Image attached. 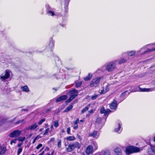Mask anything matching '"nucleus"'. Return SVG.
<instances>
[{"label": "nucleus", "instance_id": "obj_1", "mask_svg": "<svg viewBox=\"0 0 155 155\" xmlns=\"http://www.w3.org/2000/svg\"><path fill=\"white\" fill-rule=\"evenodd\" d=\"M143 149V147H138L136 146H129L126 148L125 153L127 155H129L132 153L139 152Z\"/></svg>", "mask_w": 155, "mask_h": 155}, {"label": "nucleus", "instance_id": "obj_2", "mask_svg": "<svg viewBox=\"0 0 155 155\" xmlns=\"http://www.w3.org/2000/svg\"><path fill=\"white\" fill-rule=\"evenodd\" d=\"M47 9V13L49 16L52 17L54 16H61V14L59 13L55 12L54 9L50 7L49 5H47L46 6Z\"/></svg>", "mask_w": 155, "mask_h": 155}, {"label": "nucleus", "instance_id": "obj_3", "mask_svg": "<svg viewBox=\"0 0 155 155\" xmlns=\"http://www.w3.org/2000/svg\"><path fill=\"white\" fill-rule=\"evenodd\" d=\"M117 60L109 62L105 64L106 70L109 72L113 71L116 68V63Z\"/></svg>", "mask_w": 155, "mask_h": 155}, {"label": "nucleus", "instance_id": "obj_4", "mask_svg": "<svg viewBox=\"0 0 155 155\" xmlns=\"http://www.w3.org/2000/svg\"><path fill=\"white\" fill-rule=\"evenodd\" d=\"M70 97L66 101L68 103L70 102L78 95V91L75 89H74L70 91Z\"/></svg>", "mask_w": 155, "mask_h": 155}, {"label": "nucleus", "instance_id": "obj_5", "mask_svg": "<svg viewBox=\"0 0 155 155\" xmlns=\"http://www.w3.org/2000/svg\"><path fill=\"white\" fill-rule=\"evenodd\" d=\"M10 71L8 70H5L4 73L0 76V80L2 81H4L8 79L10 77Z\"/></svg>", "mask_w": 155, "mask_h": 155}, {"label": "nucleus", "instance_id": "obj_6", "mask_svg": "<svg viewBox=\"0 0 155 155\" xmlns=\"http://www.w3.org/2000/svg\"><path fill=\"white\" fill-rule=\"evenodd\" d=\"M102 77H99L93 79L90 84L91 87H96L98 85L101 78Z\"/></svg>", "mask_w": 155, "mask_h": 155}, {"label": "nucleus", "instance_id": "obj_7", "mask_svg": "<svg viewBox=\"0 0 155 155\" xmlns=\"http://www.w3.org/2000/svg\"><path fill=\"white\" fill-rule=\"evenodd\" d=\"M150 147L147 150V153L149 155H154L155 154V146L150 144Z\"/></svg>", "mask_w": 155, "mask_h": 155}, {"label": "nucleus", "instance_id": "obj_8", "mask_svg": "<svg viewBox=\"0 0 155 155\" xmlns=\"http://www.w3.org/2000/svg\"><path fill=\"white\" fill-rule=\"evenodd\" d=\"M21 133V131L19 130L13 131L10 133L9 136L11 137H17L19 136Z\"/></svg>", "mask_w": 155, "mask_h": 155}, {"label": "nucleus", "instance_id": "obj_9", "mask_svg": "<svg viewBox=\"0 0 155 155\" xmlns=\"http://www.w3.org/2000/svg\"><path fill=\"white\" fill-rule=\"evenodd\" d=\"M118 104L117 101L115 100H114L110 104V107L112 110H116Z\"/></svg>", "mask_w": 155, "mask_h": 155}, {"label": "nucleus", "instance_id": "obj_10", "mask_svg": "<svg viewBox=\"0 0 155 155\" xmlns=\"http://www.w3.org/2000/svg\"><path fill=\"white\" fill-rule=\"evenodd\" d=\"M111 112V111L109 109L105 110L104 107H102L101 109V114H104V116H108V114Z\"/></svg>", "mask_w": 155, "mask_h": 155}, {"label": "nucleus", "instance_id": "obj_11", "mask_svg": "<svg viewBox=\"0 0 155 155\" xmlns=\"http://www.w3.org/2000/svg\"><path fill=\"white\" fill-rule=\"evenodd\" d=\"M89 135L95 139H97L99 136V134L97 131L94 130L89 134Z\"/></svg>", "mask_w": 155, "mask_h": 155}, {"label": "nucleus", "instance_id": "obj_12", "mask_svg": "<svg viewBox=\"0 0 155 155\" xmlns=\"http://www.w3.org/2000/svg\"><path fill=\"white\" fill-rule=\"evenodd\" d=\"M38 126V125L36 123L32 124L30 126L26 128L27 130H33L35 129Z\"/></svg>", "mask_w": 155, "mask_h": 155}, {"label": "nucleus", "instance_id": "obj_13", "mask_svg": "<svg viewBox=\"0 0 155 155\" xmlns=\"http://www.w3.org/2000/svg\"><path fill=\"white\" fill-rule=\"evenodd\" d=\"M114 151L116 155H122V150L119 147H115Z\"/></svg>", "mask_w": 155, "mask_h": 155}, {"label": "nucleus", "instance_id": "obj_14", "mask_svg": "<svg viewBox=\"0 0 155 155\" xmlns=\"http://www.w3.org/2000/svg\"><path fill=\"white\" fill-rule=\"evenodd\" d=\"M67 98V96L66 95H62L57 98L56 100V102H60L61 101L64 100Z\"/></svg>", "mask_w": 155, "mask_h": 155}, {"label": "nucleus", "instance_id": "obj_15", "mask_svg": "<svg viewBox=\"0 0 155 155\" xmlns=\"http://www.w3.org/2000/svg\"><path fill=\"white\" fill-rule=\"evenodd\" d=\"M121 123H119L118 125V127L115 129V131L119 133H120L122 130V129L121 128Z\"/></svg>", "mask_w": 155, "mask_h": 155}, {"label": "nucleus", "instance_id": "obj_16", "mask_svg": "<svg viewBox=\"0 0 155 155\" xmlns=\"http://www.w3.org/2000/svg\"><path fill=\"white\" fill-rule=\"evenodd\" d=\"M93 150L92 145L89 146L87 148L86 152L87 153L89 154L92 152Z\"/></svg>", "mask_w": 155, "mask_h": 155}, {"label": "nucleus", "instance_id": "obj_17", "mask_svg": "<svg viewBox=\"0 0 155 155\" xmlns=\"http://www.w3.org/2000/svg\"><path fill=\"white\" fill-rule=\"evenodd\" d=\"M145 47H143L141 49V51H142V50L144 51V52L143 53V54H144L148 52H150L154 51H155V48L152 49H148L147 51H145Z\"/></svg>", "mask_w": 155, "mask_h": 155}, {"label": "nucleus", "instance_id": "obj_18", "mask_svg": "<svg viewBox=\"0 0 155 155\" xmlns=\"http://www.w3.org/2000/svg\"><path fill=\"white\" fill-rule=\"evenodd\" d=\"M73 148L74 149L75 148H78L79 149L80 147V145L78 142H76L74 143L71 144Z\"/></svg>", "mask_w": 155, "mask_h": 155}, {"label": "nucleus", "instance_id": "obj_19", "mask_svg": "<svg viewBox=\"0 0 155 155\" xmlns=\"http://www.w3.org/2000/svg\"><path fill=\"white\" fill-rule=\"evenodd\" d=\"M74 150L73 146L71 144H69L66 150L68 152H70Z\"/></svg>", "mask_w": 155, "mask_h": 155}, {"label": "nucleus", "instance_id": "obj_20", "mask_svg": "<svg viewBox=\"0 0 155 155\" xmlns=\"http://www.w3.org/2000/svg\"><path fill=\"white\" fill-rule=\"evenodd\" d=\"M21 89L24 92H28L29 91V90L27 85L21 87Z\"/></svg>", "mask_w": 155, "mask_h": 155}, {"label": "nucleus", "instance_id": "obj_21", "mask_svg": "<svg viewBox=\"0 0 155 155\" xmlns=\"http://www.w3.org/2000/svg\"><path fill=\"white\" fill-rule=\"evenodd\" d=\"M127 92V91H126L122 93L120 96V97L125 99L129 94V93L127 94H126V93Z\"/></svg>", "mask_w": 155, "mask_h": 155}, {"label": "nucleus", "instance_id": "obj_22", "mask_svg": "<svg viewBox=\"0 0 155 155\" xmlns=\"http://www.w3.org/2000/svg\"><path fill=\"white\" fill-rule=\"evenodd\" d=\"M67 140L68 141H73L75 140V138L74 136H69L66 138Z\"/></svg>", "mask_w": 155, "mask_h": 155}, {"label": "nucleus", "instance_id": "obj_23", "mask_svg": "<svg viewBox=\"0 0 155 155\" xmlns=\"http://www.w3.org/2000/svg\"><path fill=\"white\" fill-rule=\"evenodd\" d=\"M92 77V75L90 73H89L88 75L84 78L85 81H88L90 80Z\"/></svg>", "mask_w": 155, "mask_h": 155}, {"label": "nucleus", "instance_id": "obj_24", "mask_svg": "<svg viewBox=\"0 0 155 155\" xmlns=\"http://www.w3.org/2000/svg\"><path fill=\"white\" fill-rule=\"evenodd\" d=\"M139 91L141 92H149L151 91L150 89L139 88Z\"/></svg>", "mask_w": 155, "mask_h": 155}, {"label": "nucleus", "instance_id": "obj_25", "mask_svg": "<svg viewBox=\"0 0 155 155\" xmlns=\"http://www.w3.org/2000/svg\"><path fill=\"white\" fill-rule=\"evenodd\" d=\"M90 107V105H88L87 106L84 108L81 111V113H84L86 111H87L89 109Z\"/></svg>", "mask_w": 155, "mask_h": 155}, {"label": "nucleus", "instance_id": "obj_26", "mask_svg": "<svg viewBox=\"0 0 155 155\" xmlns=\"http://www.w3.org/2000/svg\"><path fill=\"white\" fill-rule=\"evenodd\" d=\"M102 153L104 155H110V151L108 150L102 151Z\"/></svg>", "mask_w": 155, "mask_h": 155}, {"label": "nucleus", "instance_id": "obj_27", "mask_svg": "<svg viewBox=\"0 0 155 155\" xmlns=\"http://www.w3.org/2000/svg\"><path fill=\"white\" fill-rule=\"evenodd\" d=\"M6 149L5 147H3L0 152V155H3L6 152Z\"/></svg>", "mask_w": 155, "mask_h": 155}, {"label": "nucleus", "instance_id": "obj_28", "mask_svg": "<svg viewBox=\"0 0 155 155\" xmlns=\"http://www.w3.org/2000/svg\"><path fill=\"white\" fill-rule=\"evenodd\" d=\"M135 53V51H131L129 52H128L127 53L128 55L130 56L134 55Z\"/></svg>", "mask_w": 155, "mask_h": 155}, {"label": "nucleus", "instance_id": "obj_29", "mask_svg": "<svg viewBox=\"0 0 155 155\" xmlns=\"http://www.w3.org/2000/svg\"><path fill=\"white\" fill-rule=\"evenodd\" d=\"M76 87H79L81 84L82 82L80 81H76L75 82Z\"/></svg>", "mask_w": 155, "mask_h": 155}, {"label": "nucleus", "instance_id": "obj_30", "mask_svg": "<svg viewBox=\"0 0 155 155\" xmlns=\"http://www.w3.org/2000/svg\"><path fill=\"white\" fill-rule=\"evenodd\" d=\"M73 106L72 105H70L64 110V111L65 112H67L71 110Z\"/></svg>", "mask_w": 155, "mask_h": 155}, {"label": "nucleus", "instance_id": "obj_31", "mask_svg": "<svg viewBox=\"0 0 155 155\" xmlns=\"http://www.w3.org/2000/svg\"><path fill=\"white\" fill-rule=\"evenodd\" d=\"M61 141L60 139H58V140L57 146L58 148H60L61 147Z\"/></svg>", "mask_w": 155, "mask_h": 155}, {"label": "nucleus", "instance_id": "obj_32", "mask_svg": "<svg viewBox=\"0 0 155 155\" xmlns=\"http://www.w3.org/2000/svg\"><path fill=\"white\" fill-rule=\"evenodd\" d=\"M126 60L124 59H121L118 61V64H121L123 63H125L126 62Z\"/></svg>", "mask_w": 155, "mask_h": 155}, {"label": "nucleus", "instance_id": "obj_33", "mask_svg": "<svg viewBox=\"0 0 155 155\" xmlns=\"http://www.w3.org/2000/svg\"><path fill=\"white\" fill-rule=\"evenodd\" d=\"M25 139V137H19L17 140L19 141L23 142Z\"/></svg>", "mask_w": 155, "mask_h": 155}, {"label": "nucleus", "instance_id": "obj_34", "mask_svg": "<svg viewBox=\"0 0 155 155\" xmlns=\"http://www.w3.org/2000/svg\"><path fill=\"white\" fill-rule=\"evenodd\" d=\"M54 126L55 127H57L59 126L58 120H56L54 122Z\"/></svg>", "mask_w": 155, "mask_h": 155}, {"label": "nucleus", "instance_id": "obj_35", "mask_svg": "<svg viewBox=\"0 0 155 155\" xmlns=\"http://www.w3.org/2000/svg\"><path fill=\"white\" fill-rule=\"evenodd\" d=\"M54 42L53 41H50V43L49 44L50 47L51 48H52L54 46Z\"/></svg>", "mask_w": 155, "mask_h": 155}, {"label": "nucleus", "instance_id": "obj_36", "mask_svg": "<svg viewBox=\"0 0 155 155\" xmlns=\"http://www.w3.org/2000/svg\"><path fill=\"white\" fill-rule=\"evenodd\" d=\"M45 120V118L39 121L38 122V124L39 125L41 124L44 122Z\"/></svg>", "mask_w": 155, "mask_h": 155}, {"label": "nucleus", "instance_id": "obj_37", "mask_svg": "<svg viewBox=\"0 0 155 155\" xmlns=\"http://www.w3.org/2000/svg\"><path fill=\"white\" fill-rule=\"evenodd\" d=\"M22 148L21 147H20L18 150L17 152V155H19L22 150Z\"/></svg>", "mask_w": 155, "mask_h": 155}, {"label": "nucleus", "instance_id": "obj_38", "mask_svg": "<svg viewBox=\"0 0 155 155\" xmlns=\"http://www.w3.org/2000/svg\"><path fill=\"white\" fill-rule=\"evenodd\" d=\"M98 97V95L95 94L94 95L92 96L91 97V99L92 100H94L96 99Z\"/></svg>", "mask_w": 155, "mask_h": 155}, {"label": "nucleus", "instance_id": "obj_39", "mask_svg": "<svg viewBox=\"0 0 155 155\" xmlns=\"http://www.w3.org/2000/svg\"><path fill=\"white\" fill-rule=\"evenodd\" d=\"M92 143L94 146L95 149H97V143L95 142H93Z\"/></svg>", "mask_w": 155, "mask_h": 155}, {"label": "nucleus", "instance_id": "obj_40", "mask_svg": "<svg viewBox=\"0 0 155 155\" xmlns=\"http://www.w3.org/2000/svg\"><path fill=\"white\" fill-rule=\"evenodd\" d=\"M49 129L48 128L45 130V133L44 134V135H46L49 131Z\"/></svg>", "mask_w": 155, "mask_h": 155}, {"label": "nucleus", "instance_id": "obj_41", "mask_svg": "<svg viewBox=\"0 0 155 155\" xmlns=\"http://www.w3.org/2000/svg\"><path fill=\"white\" fill-rule=\"evenodd\" d=\"M17 140V139H14V140H12L10 142V144L12 145V144L13 143H15L16 142V141Z\"/></svg>", "mask_w": 155, "mask_h": 155}, {"label": "nucleus", "instance_id": "obj_42", "mask_svg": "<svg viewBox=\"0 0 155 155\" xmlns=\"http://www.w3.org/2000/svg\"><path fill=\"white\" fill-rule=\"evenodd\" d=\"M24 120V119L19 120L16 123V124H19L20 123H22L23 121Z\"/></svg>", "mask_w": 155, "mask_h": 155}, {"label": "nucleus", "instance_id": "obj_43", "mask_svg": "<svg viewBox=\"0 0 155 155\" xmlns=\"http://www.w3.org/2000/svg\"><path fill=\"white\" fill-rule=\"evenodd\" d=\"M42 144H38L37 147H36V149H38L42 147Z\"/></svg>", "mask_w": 155, "mask_h": 155}, {"label": "nucleus", "instance_id": "obj_44", "mask_svg": "<svg viewBox=\"0 0 155 155\" xmlns=\"http://www.w3.org/2000/svg\"><path fill=\"white\" fill-rule=\"evenodd\" d=\"M105 90H104V89H103L100 92V93L101 94H102L105 93H106Z\"/></svg>", "mask_w": 155, "mask_h": 155}, {"label": "nucleus", "instance_id": "obj_45", "mask_svg": "<svg viewBox=\"0 0 155 155\" xmlns=\"http://www.w3.org/2000/svg\"><path fill=\"white\" fill-rule=\"evenodd\" d=\"M70 130H71V129L69 127H68V128H67V133H68V134H71Z\"/></svg>", "mask_w": 155, "mask_h": 155}, {"label": "nucleus", "instance_id": "obj_46", "mask_svg": "<svg viewBox=\"0 0 155 155\" xmlns=\"http://www.w3.org/2000/svg\"><path fill=\"white\" fill-rule=\"evenodd\" d=\"M107 92L109 90V88L108 87V85L107 84L106 87V88L105 90Z\"/></svg>", "mask_w": 155, "mask_h": 155}, {"label": "nucleus", "instance_id": "obj_47", "mask_svg": "<svg viewBox=\"0 0 155 155\" xmlns=\"http://www.w3.org/2000/svg\"><path fill=\"white\" fill-rule=\"evenodd\" d=\"M79 120L78 119L74 122V124H77L79 123Z\"/></svg>", "mask_w": 155, "mask_h": 155}, {"label": "nucleus", "instance_id": "obj_48", "mask_svg": "<svg viewBox=\"0 0 155 155\" xmlns=\"http://www.w3.org/2000/svg\"><path fill=\"white\" fill-rule=\"evenodd\" d=\"M55 138L54 137L51 138L50 140V142H52L54 140Z\"/></svg>", "mask_w": 155, "mask_h": 155}, {"label": "nucleus", "instance_id": "obj_49", "mask_svg": "<svg viewBox=\"0 0 155 155\" xmlns=\"http://www.w3.org/2000/svg\"><path fill=\"white\" fill-rule=\"evenodd\" d=\"M88 112L90 113H92L94 112V110H91L89 111H88Z\"/></svg>", "mask_w": 155, "mask_h": 155}, {"label": "nucleus", "instance_id": "obj_50", "mask_svg": "<svg viewBox=\"0 0 155 155\" xmlns=\"http://www.w3.org/2000/svg\"><path fill=\"white\" fill-rule=\"evenodd\" d=\"M77 136L78 137V138L80 140H81V137L80 136V135H79L78 134H77Z\"/></svg>", "mask_w": 155, "mask_h": 155}, {"label": "nucleus", "instance_id": "obj_51", "mask_svg": "<svg viewBox=\"0 0 155 155\" xmlns=\"http://www.w3.org/2000/svg\"><path fill=\"white\" fill-rule=\"evenodd\" d=\"M22 144V143H18V147H20L21 145Z\"/></svg>", "mask_w": 155, "mask_h": 155}, {"label": "nucleus", "instance_id": "obj_52", "mask_svg": "<svg viewBox=\"0 0 155 155\" xmlns=\"http://www.w3.org/2000/svg\"><path fill=\"white\" fill-rule=\"evenodd\" d=\"M40 138V136H36V137L35 138V139L37 140V139H39Z\"/></svg>", "mask_w": 155, "mask_h": 155}, {"label": "nucleus", "instance_id": "obj_53", "mask_svg": "<svg viewBox=\"0 0 155 155\" xmlns=\"http://www.w3.org/2000/svg\"><path fill=\"white\" fill-rule=\"evenodd\" d=\"M78 128V126L77 125L76 126H75L74 127V129L75 130H76Z\"/></svg>", "mask_w": 155, "mask_h": 155}, {"label": "nucleus", "instance_id": "obj_54", "mask_svg": "<svg viewBox=\"0 0 155 155\" xmlns=\"http://www.w3.org/2000/svg\"><path fill=\"white\" fill-rule=\"evenodd\" d=\"M44 129V128H42L39 129V131L40 132H41Z\"/></svg>", "mask_w": 155, "mask_h": 155}, {"label": "nucleus", "instance_id": "obj_55", "mask_svg": "<svg viewBox=\"0 0 155 155\" xmlns=\"http://www.w3.org/2000/svg\"><path fill=\"white\" fill-rule=\"evenodd\" d=\"M45 126L46 128H47L48 127V124H45Z\"/></svg>", "mask_w": 155, "mask_h": 155}, {"label": "nucleus", "instance_id": "obj_56", "mask_svg": "<svg viewBox=\"0 0 155 155\" xmlns=\"http://www.w3.org/2000/svg\"><path fill=\"white\" fill-rule=\"evenodd\" d=\"M36 140L35 138V139H34L33 141L32 142V143H35V142Z\"/></svg>", "mask_w": 155, "mask_h": 155}, {"label": "nucleus", "instance_id": "obj_57", "mask_svg": "<svg viewBox=\"0 0 155 155\" xmlns=\"http://www.w3.org/2000/svg\"><path fill=\"white\" fill-rule=\"evenodd\" d=\"M21 111H28V110L25 109H22L21 110Z\"/></svg>", "mask_w": 155, "mask_h": 155}, {"label": "nucleus", "instance_id": "obj_58", "mask_svg": "<svg viewBox=\"0 0 155 155\" xmlns=\"http://www.w3.org/2000/svg\"><path fill=\"white\" fill-rule=\"evenodd\" d=\"M65 132V131L64 130V129H62V130H61V132L62 133H64Z\"/></svg>", "mask_w": 155, "mask_h": 155}, {"label": "nucleus", "instance_id": "obj_59", "mask_svg": "<svg viewBox=\"0 0 155 155\" xmlns=\"http://www.w3.org/2000/svg\"><path fill=\"white\" fill-rule=\"evenodd\" d=\"M53 128H54L53 127V126L52 125L51 127V129L52 130V129H53Z\"/></svg>", "mask_w": 155, "mask_h": 155}, {"label": "nucleus", "instance_id": "obj_60", "mask_svg": "<svg viewBox=\"0 0 155 155\" xmlns=\"http://www.w3.org/2000/svg\"><path fill=\"white\" fill-rule=\"evenodd\" d=\"M84 121V120H80V121L81 122H83Z\"/></svg>", "mask_w": 155, "mask_h": 155}, {"label": "nucleus", "instance_id": "obj_61", "mask_svg": "<svg viewBox=\"0 0 155 155\" xmlns=\"http://www.w3.org/2000/svg\"><path fill=\"white\" fill-rule=\"evenodd\" d=\"M60 25L62 27H64L65 25L64 24L61 25V24Z\"/></svg>", "mask_w": 155, "mask_h": 155}, {"label": "nucleus", "instance_id": "obj_62", "mask_svg": "<svg viewBox=\"0 0 155 155\" xmlns=\"http://www.w3.org/2000/svg\"><path fill=\"white\" fill-rule=\"evenodd\" d=\"M53 90H55V91H56V90H57V89H56V88H53Z\"/></svg>", "mask_w": 155, "mask_h": 155}, {"label": "nucleus", "instance_id": "obj_63", "mask_svg": "<svg viewBox=\"0 0 155 155\" xmlns=\"http://www.w3.org/2000/svg\"><path fill=\"white\" fill-rule=\"evenodd\" d=\"M50 110H51V109H48V110H47V111L46 112H48V111H49Z\"/></svg>", "mask_w": 155, "mask_h": 155}, {"label": "nucleus", "instance_id": "obj_64", "mask_svg": "<svg viewBox=\"0 0 155 155\" xmlns=\"http://www.w3.org/2000/svg\"><path fill=\"white\" fill-rule=\"evenodd\" d=\"M43 152H43L42 153H41V154H39V155H42V154H43Z\"/></svg>", "mask_w": 155, "mask_h": 155}]
</instances>
